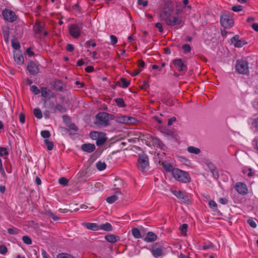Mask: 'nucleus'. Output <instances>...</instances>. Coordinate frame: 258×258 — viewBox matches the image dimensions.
Returning <instances> with one entry per match:
<instances>
[{"label":"nucleus","instance_id":"f257e3e1","mask_svg":"<svg viewBox=\"0 0 258 258\" xmlns=\"http://www.w3.org/2000/svg\"><path fill=\"white\" fill-rule=\"evenodd\" d=\"M173 12V8L171 3L169 2L166 3L163 8L162 12L160 15V17L168 26L179 25L182 22L181 19L178 16L173 17V19H171V15Z\"/></svg>","mask_w":258,"mask_h":258},{"label":"nucleus","instance_id":"f03ea898","mask_svg":"<svg viewBox=\"0 0 258 258\" xmlns=\"http://www.w3.org/2000/svg\"><path fill=\"white\" fill-rule=\"evenodd\" d=\"M113 118L112 114L105 112H100L96 114L94 123L98 127H104L108 126L109 121Z\"/></svg>","mask_w":258,"mask_h":258},{"label":"nucleus","instance_id":"7ed1b4c3","mask_svg":"<svg viewBox=\"0 0 258 258\" xmlns=\"http://www.w3.org/2000/svg\"><path fill=\"white\" fill-rule=\"evenodd\" d=\"M172 176L177 180L182 183H187L191 181V178L188 172L174 168L172 170Z\"/></svg>","mask_w":258,"mask_h":258},{"label":"nucleus","instance_id":"20e7f679","mask_svg":"<svg viewBox=\"0 0 258 258\" xmlns=\"http://www.w3.org/2000/svg\"><path fill=\"white\" fill-rule=\"evenodd\" d=\"M220 23L224 28L228 29L232 27L233 20L230 14L227 12H223L220 18Z\"/></svg>","mask_w":258,"mask_h":258},{"label":"nucleus","instance_id":"39448f33","mask_svg":"<svg viewBox=\"0 0 258 258\" xmlns=\"http://www.w3.org/2000/svg\"><path fill=\"white\" fill-rule=\"evenodd\" d=\"M235 69L240 74H246L248 72V62L243 59L238 60L235 64Z\"/></svg>","mask_w":258,"mask_h":258},{"label":"nucleus","instance_id":"423d86ee","mask_svg":"<svg viewBox=\"0 0 258 258\" xmlns=\"http://www.w3.org/2000/svg\"><path fill=\"white\" fill-rule=\"evenodd\" d=\"M138 167L142 172L146 171L149 167V160L148 156L144 154H139L138 161Z\"/></svg>","mask_w":258,"mask_h":258},{"label":"nucleus","instance_id":"0eeeda50","mask_svg":"<svg viewBox=\"0 0 258 258\" xmlns=\"http://www.w3.org/2000/svg\"><path fill=\"white\" fill-rule=\"evenodd\" d=\"M2 15L4 18L8 22L12 23L17 19V16L11 10L5 9L2 11Z\"/></svg>","mask_w":258,"mask_h":258},{"label":"nucleus","instance_id":"6e6552de","mask_svg":"<svg viewBox=\"0 0 258 258\" xmlns=\"http://www.w3.org/2000/svg\"><path fill=\"white\" fill-rule=\"evenodd\" d=\"M173 63L179 72L186 71L187 70L186 61L181 58L175 59Z\"/></svg>","mask_w":258,"mask_h":258},{"label":"nucleus","instance_id":"1a4fd4ad","mask_svg":"<svg viewBox=\"0 0 258 258\" xmlns=\"http://www.w3.org/2000/svg\"><path fill=\"white\" fill-rule=\"evenodd\" d=\"M123 186V181L120 178H115L113 184V189L115 190V194H119L121 196V199H123V195L121 191V188Z\"/></svg>","mask_w":258,"mask_h":258},{"label":"nucleus","instance_id":"9d476101","mask_svg":"<svg viewBox=\"0 0 258 258\" xmlns=\"http://www.w3.org/2000/svg\"><path fill=\"white\" fill-rule=\"evenodd\" d=\"M151 251L155 257L161 256L163 254V247L157 243H154L152 246Z\"/></svg>","mask_w":258,"mask_h":258},{"label":"nucleus","instance_id":"9b49d317","mask_svg":"<svg viewBox=\"0 0 258 258\" xmlns=\"http://www.w3.org/2000/svg\"><path fill=\"white\" fill-rule=\"evenodd\" d=\"M33 29L35 33L40 35H43L44 36L47 35V32L44 30V26L42 25L38 20H37L34 26Z\"/></svg>","mask_w":258,"mask_h":258},{"label":"nucleus","instance_id":"f8f14e48","mask_svg":"<svg viewBox=\"0 0 258 258\" xmlns=\"http://www.w3.org/2000/svg\"><path fill=\"white\" fill-rule=\"evenodd\" d=\"M81 29L77 24H72L69 27V33L74 38H78L80 35Z\"/></svg>","mask_w":258,"mask_h":258},{"label":"nucleus","instance_id":"ddd939ff","mask_svg":"<svg viewBox=\"0 0 258 258\" xmlns=\"http://www.w3.org/2000/svg\"><path fill=\"white\" fill-rule=\"evenodd\" d=\"M27 70L32 75L35 76L39 73V68L38 65L34 61H30L28 63L27 67Z\"/></svg>","mask_w":258,"mask_h":258},{"label":"nucleus","instance_id":"4468645a","mask_svg":"<svg viewBox=\"0 0 258 258\" xmlns=\"http://www.w3.org/2000/svg\"><path fill=\"white\" fill-rule=\"evenodd\" d=\"M171 192L175 197H176L177 198L181 201L182 202L185 203H188L189 202V199L188 196L181 190H172Z\"/></svg>","mask_w":258,"mask_h":258},{"label":"nucleus","instance_id":"2eb2a0df","mask_svg":"<svg viewBox=\"0 0 258 258\" xmlns=\"http://www.w3.org/2000/svg\"><path fill=\"white\" fill-rule=\"evenodd\" d=\"M231 42L235 47H241L246 44V42L245 40L239 39V36L238 35H236L231 38Z\"/></svg>","mask_w":258,"mask_h":258},{"label":"nucleus","instance_id":"dca6fc26","mask_svg":"<svg viewBox=\"0 0 258 258\" xmlns=\"http://www.w3.org/2000/svg\"><path fill=\"white\" fill-rule=\"evenodd\" d=\"M67 108L62 105L57 104L55 106H53V104H51L50 111L52 113H55L56 111H58L60 113H64L67 111Z\"/></svg>","mask_w":258,"mask_h":258},{"label":"nucleus","instance_id":"f3484780","mask_svg":"<svg viewBox=\"0 0 258 258\" xmlns=\"http://www.w3.org/2000/svg\"><path fill=\"white\" fill-rule=\"evenodd\" d=\"M41 96L44 98H52L54 97V93L47 87H41Z\"/></svg>","mask_w":258,"mask_h":258},{"label":"nucleus","instance_id":"a211bd4d","mask_svg":"<svg viewBox=\"0 0 258 258\" xmlns=\"http://www.w3.org/2000/svg\"><path fill=\"white\" fill-rule=\"evenodd\" d=\"M235 189L240 194L244 195L247 192L246 186L244 183L242 182H238L236 184Z\"/></svg>","mask_w":258,"mask_h":258},{"label":"nucleus","instance_id":"6ab92c4d","mask_svg":"<svg viewBox=\"0 0 258 258\" xmlns=\"http://www.w3.org/2000/svg\"><path fill=\"white\" fill-rule=\"evenodd\" d=\"M135 118L128 116H122L118 118V121L121 123H133Z\"/></svg>","mask_w":258,"mask_h":258},{"label":"nucleus","instance_id":"aec40b11","mask_svg":"<svg viewBox=\"0 0 258 258\" xmlns=\"http://www.w3.org/2000/svg\"><path fill=\"white\" fill-rule=\"evenodd\" d=\"M95 146L92 144H84L82 145L81 149L86 152L91 153L95 149Z\"/></svg>","mask_w":258,"mask_h":258},{"label":"nucleus","instance_id":"412c9836","mask_svg":"<svg viewBox=\"0 0 258 258\" xmlns=\"http://www.w3.org/2000/svg\"><path fill=\"white\" fill-rule=\"evenodd\" d=\"M15 61L19 64H22L24 62V57L20 52L15 51L14 53Z\"/></svg>","mask_w":258,"mask_h":258},{"label":"nucleus","instance_id":"4be33fe9","mask_svg":"<svg viewBox=\"0 0 258 258\" xmlns=\"http://www.w3.org/2000/svg\"><path fill=\"white\" fill-rule=\"evenodd\" d=\"M157 239V236L156 234L152 232H148L147 233V236L144 238V240L146 242H151L156 240Z\"/></svg>","mask_w":258,"mask_h":258},{"label":"nucleus","instance_id":"5701e85b","mask_svg":"<svg viewBox=\"0 0 258 258\" xmlns=\"http://www.w3.org/2000/svg\"><path fill=\"white\" fill-rule=\"evenodd\" d=\"M84 226L88 229L93 231H97L99 229V225L94 223H85L83 224Z\"/></svg>","mask_w":258,"mask_h":258},{"label":"nucleus","instance_id":"b1692460","mask_svg":"<svg viewBox=\"0 0 258 258\" xmlns=\"http://www.w3.org/2000/svg\"><path fill=\"white\" fill-rule=\"evenodd\" d=\"M105 239L109 242L115 243L119 240V237L113 234H107L105 236Z\"/></svg>","mask_w":258,"mask_h":258},{"label":"nucleus","instance_id":"393cba45","mask_svg":"<svg viewBox=\"0 0 258 258\" xmlns=\"http://www.w3.org/2000/svg\"><path fill=\"white\" fill-rule=\"evenodd\" d=\"M99 229L103 230L105 231H110L113 229L112 225L108 222L99 225Z\"/></svg>","mask_w":258,"mask_h":258},{"label":"nucleus","instance_id":"a878e982","mask_svg":"<svg viewBox=\"0 0 258 258\" xmlns=\"http://www.w3.org/2000/svg\"><path fill=\"white\" fill-rule=\"evenodd\" d=\"M187 151L190 153L194 154H199L201 153V150L197 147L194 146H189L187 148Z\"/></svg>","mask_w":258,"mask_h":258},{"label":"nucleus","instance_id":"bb28decb","mask_svg":"<svg viewBox=\"0 0 258 258\" xmlns=\"http://www.w3.org/2000/svg\"><path fill=\"white\" fill-rule=\"evenodd\" d=\"M54 87L57 91H62L63 89V85L62 82L60 81L55 82Z\"/></svg>","mask_w":258,"mask_h":258},{"label":"nucleus","instance_id":"cd10ccee","mask_svg":"<svg viewBox=\"0 0 258 258\" xmlns=\"http://www.w3.org/2000/svg\"><path fill=\"white\" fill-rule=\"evenodd\" d=\"M162 165L164 169L168 172H172V170L174 169L173 168V166L171 164L167 163L166 162H163L162 163Z\"/></svg>","mask_w":258,"mask_h":258},{"label":"nucleus","instance_id":"c85d7f7f","mask_svg":"<svg viewBox=\"0 0 258 258\" xmlns=\"http://www.w3.org/2000/svg\"><path fill=\"white\" fill-rule=\"evenodd\" d=\"M114 101L119 107H125L126 106V104H125L124 100L122 98H115L114 99Z\"/></svg>","mask_w":258,"mask_h":258},{"label":"nucleus","instance_id":"c756f323","mask_svg":"<svg viewBox=\"0 0 258 258\" xmlns=\"http://www.w3.org/2000/svg\"><path fill=\"white\" fill-rule=\"evenodd\" d=\"M12 46L13 48L15 50V51L19 50L20 48V43L16 38H14L12 40Z\"/></svg>","mask_w":258,"mask_h":258},{"label":"nucleus","instance_id":"7c9ffc66","mask_svg":"<svg viewBox=\"0 0 258 258\" xmlns=\"http://www.w3.org/2000/svg\"><path fill=\"white\" fill-rule=\"evenodd\" d=\"M132 234L136 238H140L142 235L139 230L137 228H134L132 229Z\"/></svg>","mask_w":258,"mask_h":258},{"label":"nucleus","instance_id":"2f4dec72","mask_svg":"<svg viewBox=\"0 0 258 258\" xmlns=\"http://www.w3.org/2000/svg\"><path fill=\"white\" fill-rule=\"evenodd\" d=\"M117 195H119V194H115L114 195L108 197L106 199V202L109 204L114 203L118 199Z\"/></svg>","mask_w":258,"mask_h":258},{"label":"nucleus","instance_id":"473e14b6","mask_svg":"<svg viewBox=\"0 0 258 258\" xmlns=\"http://www.w3.org/2000/svg\"><path fill=\"white\" fill-rule=\"evenodd\" d=\"M106 165L105 162H102L101 161H98L96 163V167L98 170L99 171H102L106 168Z\"/></svg>","mask_w":258,"mask_h":258},{"label":"nucleus","instance_id":"72a5a7b5","mask_svg":"<svg viewBox=\"0 0 258 258\" xmlns=\"http://www.w3.org/2000/svg\"><path fill=\"white\" fill-rule=\"evenodd\" d=\"M44 142L47 146V149L48 151H51L53 148V143L48 139H45Z\"/></svg>","mask_w":258,"mask_h":258},{"label":"nucleus","instance_id":"f704fd0d","mask_svg":"<svg viewBox=\"0 0 258 258\" xmlns=\"http://www.w3.org/2000/svg\"><path fill=\"white\" fill-rule=\"evenodd\" d=\"M120 80L121 84V87L123 88L127 87L130 84V82L127 81L126 79L124 78H120Z\"/></svg>","mask_w":258,"mask_h":258},{"label":"nucleus","instance_id":"c9c22d12","mask_svg":"<svg viewBox=\"0 0 258 258\" xmlns=\"http://www.w3.org/2000/svg\"><path fill=\"white\" fill-rule=\"evenodd\" d=\"M188 227V225L186 224H183L181 226H180L179 229L181 232V234L183 236L186 235V231Z\"/></svg>","mask_w":258,"mask_h":258},{"label":"nucleus","instance_id":"e433bc0d","mask_svg":"<svg viewBox=\"0 0 258 258\" xmlns=\"http://www.w3.org/2000/svg\"><path fill=\"white\" fill-rule=\"evenodd\" d=\"M33 113L36 117L40 119L42 117V112L39 108H35L33 110Z\"/></svg>","mask_w":258,"mask_h":258},{"label":"nucleus","instance_id":"4c0bfd02","mask_svg":"<svg viewBox=\"0 0 258 258\" xmlns=\"http://www.w3.org/2000/svg\"><path fill=\"white\" fill-rule=\"evenodd\" d=\"M57 258H75L73 255L67 253H59L56 256Z\"/></svg>","mask_w":258,"mask_h":258},{"label":"nucleus","instance_id":"58836bf2","mask_svg":"<svg viewBox=\"0 0 258 258\" xmlns=\"http://www.w3.org/2000/svg\"><path fill=\"white\" fill-rule=\"evenodd\" d=\"M46 215L48 216L51 217L54 221H57V220H59V217L56 216L50 210H48L46 212Z\"/></svg>","mask_w":258,"mask_h":258},{"label":"nucleus","instance_id":"ea45409f","mask_svg":"<svg viewBox=\"0 0 258 258\" xmlns=\"http://www.w3.org/2000/svg\"><path fill=\"white\" fill-rule=\"evenodd\" d=\"M69 180L64 177H60L58 180V183L63 186H66L68 184Z\"/></svg>","mask_w":258,"mask_h":258},{"label":"nucleus","instance_id":"a19ab883","mask_svg":"<svg viewBox=\"0 0 258 258\" xmlns=\"http://www.w3.org/2000/svg\"><path fill=\"white\" fill-rule=\"evenodd\" d=\"M69 128L67 129L68 131H73L75 132H77L79 130L78 127L74 123H70L68 126Z\"/></svg>","mask_w":258,"mask_h":258},{"label":"nucleus","instance_id":"79ce46f5","mask_svg":"<svg viewBox=\"0 0 258 258\" xmlns=\"http://www.w3.org/2000/svg\"><path fill=\"white\" fill-rule=\"evenodd\" d=\"M182 48L184 53H187L191 50V47L188 44H183L182 46Z\"/></svg>","mask_w":258,"mask_h":258},{"label":"nucleus","instance_id":"37998d69","mask_svg":"<svg viewBox=\"0 0 258 258\" xmlns=\"http://www.w3.org/2000/svg\"><path fill=\"white\" fill-rule=\"evenodd\" d=\"M106 138H105L103 137L101 138H98L96 141V144L97 146H102L106 142Z\"/></svg>","mask_w":258,"mask_h":258},{"label":"nucleus","instance_id":"c03bdc74","mask_svg":"<svg viewBox=\"0 0 258 258\" xmlns=\"http://www.w3.org/2000/svg\"><path fill=\"white\" fill-rule=\"evenodd\" d=\"M30 90L32 92H33L35 95H37L40 93V90L37 88L36 85H32L31 87Z\"/></svg>","mask_w":258,"mask_h":258},{"label":"nucleus","instance_id":"a18cd8bd","mask_svg":"<svg viewBox=\"0 0 258 258\" xmlns=\"http://www.w3.org/2000/svg\"><path fill=\"white\" fill-rule=\"evenodd\" d=\"M22 240L23 242L26 244L29 245L32 243V240L28 236H23L22 237Z\"/></svg>","mask_w":258,"mask_h":258},{"label":"nucleus","instance_id":"49530a36","mask_svg":"<svg viewBox=\"0 0 258 258\" xmlns=\"http://www.w3.org/2000/svg\"><path fill=\"white\" fill-rule=\"evenodd\" d=\"M41 135L44 138H48L50 137L51 135L48 131L45 130L41 132Z\"/></svg>","mask_w":258,"mask_h":258},{"label":"nucleus","instance_id":"de8ad7c7","mask_svg":"<svg viewBox=\"0 0 258 258\" xmlns=\"http://www.w3.org/2000/svg\"><path fill=\"white\" fill-rule=\"evenodd\" d=\"M8 154L9 152L6 148L0 147V157H2L4 155H8Z\"/></svg>","mask_w":258,"mask_h":258},{"label":"nucleus","instance_id":"09e8293b","mask_svg":"<svg viewBox=\"0 0 258 258\" xmlns=\"http://www.w3.org/2000/svg\"><path fill=\"white\" fill-rule=\"evenodd\" d=\"M243 8L240 5L234 6H233L231 8V10L235 12H239L242 10Z\"/></svg>","mask_w":258,"mask_h":258},{"label":"nucleus","instance_id":"8fccbe9b","mask_svg":"<svg viewBox=\"0 0 258 258\" xmlns=\"http://www.w3.org/2000/svg\"><path fill=\"white\" fill-rule=\"evenodd\" d=\"M8 252V248L5 245H0V253L5 254Z\"/></svg>","mask_w":258,"mask_h":258},{"label":"nucleus","instance_id":"3c124183","mask_svg":"<svg viewBox=\"0 0 258 258\" xmlns=\"http://www.w3.org/2000/svg\"><path fill=\"white\" fill-rule=\"evenodd\" d=\"M209 205L210 208L213 209L215 211H216L217 209V205L216 202L214 201H210L209 202Z\"/></svg>","mask_w":258,"mask_h":258},{"label":"nucleus","instance_id":"603ef678","mask_svg":"<svg viewBox=\"0 0 258 258\" xmlns=\"http://www.w3.org/2000/svg\"><path fill=\"white\" fill-rule=\"evenodd\" d=\"M247 223L252 228H256V224L255 222V220L253 219H249L247 220Z\"/></svg>","mask_w":258,"mask_h":258},{"label":"nucleus","instance_id":"864d4df0","mask_svg":"<svg viewBox=\"0 0 258 258\" xmlns=\"http://www.w3.org/2000/svg\"><path fill=\"white\" fill-rule=\"evenodd\" d=\"M8 232L10 234H17L18 233V230L17 228H8Z\"/></svg>","mask_w":258,"mask_h":258},{"label":"nucleus","instance_id":"5fc2aeb1","mask_svg":"<svg viewBox=\"0 0 258 258\" xmlns=\"http://www.w3.org/2000/svg\"><path fill=\"white\" fill-rule=\"evenodd\" d=\"M86 45L87 47H89L90 46H92V47H95L96 46V44L95 42H94L93 40L90 39L87 41L86 42Z\"/></svg>","mask_w":258,"mask_h":258},{"label":"nucleus","instance_id":"6e6d98bb","mask_svg":"<svg viewBox=\"0 0 258 258\" xmlns=\"http://www.w3.org/2000/svg\"><path fill=\"white\" fill-rule=\"evenodd\" d=\"M110 37L111 39V43L112 45H114L117 42V39L115 36L111 35H110Z\"/></svg>","mask_w":258,"mask_h":258},{"label":"nucleus","instance_id":"4d7b16f0","mask_svg":"<svg viewBox=\"0 0 258 258\" xmlns=\"http://www.w3.org/2000/svg\"><path fill=\"white\" fill-rule=\"evenodd\" d=\"M19 120L20 122L23 124L25 121V116L23 113H20L19 114Z\"/></svg>","mask_w":258,"mask_h":258},{"label":"nucleus","instance_id":"13d9d810","mask_svg":"<svg viewBox=\"0 0 258 258\" xmlns=\"http://www.w3.org/2000/svg\"><path fill=\"white\" fill-rule=\"evenodd\" d=\"M211 172L215 178L217 179L219 177V173L216 168L211 170Z\"/></svg>","mask_w":258,"mask_h":258},{"label":"nucleus","instance_id":"bf43d9fd","mask_svg":"<svg viewBox=\"0 0 258 258\" xmlns=\"http://www.w3.org/2000/svg\"><path fill=\"white\" fill-rule=\"evenodd\" d=\"M155 26L156 28H157L158 29L159 31L160 32H162L163 31V29L162 25L161 23H157L155 24Z\"/></svg>","mask_w":258,"mask_h":258},{"label":"nucleus","instance_id":"052dcab7","mask_svg":"<svg viewBox=\"0 0 258 258\" xmlns=\"http://www.w3.org/2000/svg\"><path fill=\"white\" fill-rule=\"evenodd\" d=\"M138 3L139 5H143V6H147L148 5L147 1L138 0Z\"/></svg>","mask_w":258,"mask_h":258},{"label":"nucleus","instance_id":"680f3d73","mask_svg":"<svg viewBox=\"0 0 258 258\" xmlns=\"http://www.w3.org/2000/svg\"><path fill=\"white\" fill-rule=\"evenodd\" d=\"M41 253L43 258H50V256L47 253L44 249H42L41 250Z\"/></svg>","mask_w":258,"mask_h":258},{"label":"nucleus","instance_id":"e2e57ef3","mask_svg":"<svg viewBox=\"0 0 258 258\" xmlns=\"http://www.w3.org/2000/svg\"><path fill=\"white\" fill-rule=\"evenodd\" d=\"M91 138H97L99 136V133L97 132H92L90 134Z\"/></svg>","mask_w":258,"mask_h":258},{"label":"nucleus","instance_id":"0e129e2a","mask_svg":"<svg viewBox=\"0 0 258 258\" xmlns=\"http://www.w3.org/2000/svg\"><path fill=\"white\" fill-rule=\"evenodd\" d=\"M67 49L68 51L72 52L74 50V47L72 44H68L67 46Z\"/></svg>","mask_w":258,"mask_h":258},{"label":"nucleus","instance_id":"69168bd1","mask_svg":"<svg viewBox=\"0 0 258 258\" xmlns=\"http://www.w3.org/2000/svg\"><path fill=\"white\" fill-rule=\"evenodd\" d=\"M138 66L140 67L143 68L145 66V62L143 60L140 59L138 61Z\"/></svg>","mask_w":258,"mask_h":258},{"label":"nucleus","instance_id":"338daca9","mask_svg":"<svg viewBox=\"0 0 258 258\" xmlns=\"http://www.w3.org/2000/svg\"><path fill=\"white\" fill-rule=\"evenodd\" d=\"M85 71L88 73L92 72L94 71V68L92 66H88L85 68Z\"/></svg>","mask_w":258,"mask_h":258},{"label":"nucleus","instance_id":"774afa93","mask_svg":"<svg viewBox=\"0 0 258 258\" xmlns=\"http://www.w3.org/2000/svg\"><path fill=\"white\" fill-rule=\"evenodd\" d=\"M252 125L258 129V117L254 119L252 122Z\"/></svg>","mask_w":258,"mask_h":258}]
</instances>
